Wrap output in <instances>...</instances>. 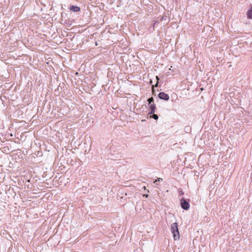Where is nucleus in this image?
<instances>
[{
	"label": "nucleus",
	"instance_id": "11",
	"mask_svg": "<svg viewBox=\"0 0 252 252\" xmlns=\"http://www.w3.org/2000/svg\"><path fill=\"white\" fill-rule=\"evenodd\" d=\"M158 83H157V84L155 86H153V88L158 87Z\"/></svg>",
	"mask_w": 252,
	"mask_h": 252
},
{
	"label": "nucleus",
	"instance_id": "10",
	"mask_svg": "<svg viewBox=\"0 0 252 252\" xmlns=\"http://www.w3.org/2000/svg\"><path fill=\"white\" fill-rule=\"evenodd\" d=\"M143 196H144V197H146V198H148V196H149V195H148V194H144L143 195Z\"/></svg>",
	"mask_w": 252,
	"mask_h": 252
},
{
	"label": "nucleus",
	"instance_id": "4",
	"mask_svg": "<svg viewBox=\"0 0 252 252\" xmlns=\"http://www.w3.org/2000/svg\"><path fill=\"white\" fill-rule=\"evenodd\" d=\"M69 9L75 12H77L80 11V8L79 6L75 5H71Z\"/></svg>",
	"mask_w": 252,
	"mask_h": 252
},
{
	"label": "nucleus",
	"instance_id": "1",
	"mask_svg": "<svg viewBox=\"0 0 252 252\" xmlns=\"http://www.w3.org/2000/svg\"><path fill=\"white\" fill-rule=\"evenodd\" d=\"M171 232L174 236V238L175 240L179 239L180 238L179 230L178 228V223L174 222L171 225Z\"/></svg>",
	"mask_w": 252,
	"mask_h": 252
},
{
	"label": "nucleus",
	"instance_id": "8",
	"mask_svg": "<svg viewBox=\"0 0 252 252\" xmlns=\"http://www.w3.org/2000/svg\"><path fill=\"white\" fill-rule=\"evenodd\" d=\"M153 116H152V118L156 120H157L158 118V116L157 114H155L154 113L153 114Z\"/></svg>",
	"mask_w": 252,
	"mask_h": 252
},
{
	"label": "nucleus",
	"instance_id": "6",
	"mask_svg": "<svg viewBox=\"0 0 252 252\" xmlns=\"http://www.w3.org/2000/svg\"><path fill=\"white\" fill-rule=\"evenodd\" d=\"M247 17L248 18L252 19V6L247 12Z\"/></svg>",
	"mask_w": 252,
	"mask_h": 252
},
{
	"label": "nucleus",
	"instance_id": "3",
	"mask_svg": "<svg viewBox=\"0 0 252 252\" xmlns=\"http://www.w3.org/2000/svg\"><path fill=\"white\" fill-rule=\"evenodd\" d=\"M158 97L160 99H163L166 101L169 99V96L168 94H165L164 92H160L158 94Z\"/></svg>",
	"mask_w": 252,
	"mask_h": 252
},
{
	"label": "nucleus",
	"instance_id": "12",
	"mask_svg": "<svg viewBox=\"0 0 252 252\" xmlns=\"http://www.w3.org/2000/svg\"><path fill=\"white\" fill-rule=\"evenodd\" d=\"M156 79H157V80H158L159 79L158 76H156Z\"/></svg>",
	"mask_w": 252,
	"mask_h": 252
},
{
	"label": "nucleus",
	"instance_id": "9",
	"mask_svg": "<svg viewBox=\"0 0 252 252\" xmlns=\"http://www.w3.org/2000/svg\"><path fill=\"white\" fill-rule=\"evenodd\" d=\"M162 180V179H161V178H158V180H156V181L154 182V184H156L157 185V182L158 181H159Z\"/></svg>",
	"mask_w": 252,
	"mask_h": 252
},
{
	"label": "nucleus",
	"instance_id": "13",
	"mask_svg": "<svg viewBox=\"0 0 252 252\" xmlns=\"http://www.w3.org/2000/svg\"><path fill=\"white\" fill-rule=\"evenodd\" d=\"M143 188H144V189L145 190H146V187H143Z\"/></svg>",
	"mask_w": 252,
	"mask_h": 252
},
{
	"label": "nucleus",
	"instance_id": "2",
	"mask_svg": "<svg viewBox=\"0 0 252 252\" xmlns=\"http://www.w3.org/2000/svg\"><path fill=\"white\" fill-rule=\"evenodd\" d=\"M180 204L181 208L184 210H188L189 208L190 205L189 201H188L184 198H182L180 200Z\"/></svg>",
	"mask_w": 252,
	"mask_h": 252
},
{
	"label": "nucleus",
	"instance_id": "7",
	"mask_svg": "<svg viewBox=\"0 0 252 252\" xmlns=\"http://www.w3.org/2000/svg\"><path fill=\"white\" fill-rule=\"evenodd\" d=\"M147 101H148V104L149 105L154 103V99L153 97H151L148 99Z\"/></svg>",
	"mask_w": 252,
	"mask_h": 252
},
{
	"label": "nucleus",
	"instance_id": "5",
	"mask_svg": "<svg viewBox=\"0 0 252 252\" xmlns=\"http://www.w3.org/2000/svg\"><path fill=\"white\" fill-rule=\"evenodd\" d=\"M149 105H150V109H149L150 112H149V114H152L155 113V110H156V105H155V104L154 103H153V104H149Z\"/></svg>",
	"mask_w": 252,
	"mask_h": 252
}]
</instances>
